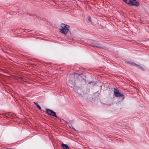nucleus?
<instances>
[{"label":"nucleus","instance_id":"10","mask_svg":"<svg viewBox=\"0 0 149 149\" xmlns=\"http://www.w3.org/2000/svg\"><path fill=\"white\" fill-rule=\"evenodd\" d=\"M34 103L37 106V107L40 109L41 110V107H40V106L39 105V104L37 103L36 102H34Z\"/></svg>","mask_w":149,"mask_h":149},{"label":"nucleus","instance_id":"1","mask_svg":"<svg viewBox=\"0 0 149 149\" xmlns=\"http://www.w3.org/2000/svg\"><path fill=\"white\" fill-rule=\"evenodd\" d=\"M69 26L64 24H62L60 28V31L62 33L66 34L69 31Z\"/></svg>","mask_w":149,"mask_h":149},{"label":"nucleus","instance_id":"13","mask_svg":"<svg viewBox=\"0 0 149 149\" xmlns=\"http://www.w3.org/2000/svg\"><path fill=\"white\" fill-rule=\"evenodd\" d=\"M70 128L73 129H74L75 130H76L71 125H70Z\"/></svg>","mask_w":149,"mask_h":149},{"label":"nucleus","instance_id":"3","mask_svg":"<svg viewBox=\"0 0 149 149\" xmlns=\"http://www.w3.org/2000/svg\"><path fill=\"white\" fill-rule=\"evenodd\" d=\"M130 5L131 6H139V2L136 0H131Z\"/></svg>","mask_w":149,"mask_h":149},{"label":"nucleus","instance_id":"11","mask_svg":"<svg viewBox=\"0 0 149 149\" xmlns=\"http://www.w3.org/2000/svg\"><path fill=\"white\" fill-rule=\"evenodd\" d=\"M135 66L139 68L142 69V68L141 66L140 65H137L136 64V65Z\"/></svg>","mask_w":149,"mask_h":149},{"label":"nucleus","instance_id":"12","mask_svg":"<svg viewBox=\"0 0 149 149\" xmlns=\"http://www.w3.org/2000/svg\"><path fill=\"white\" fill-rule=\"evenodd\" d=\"M131 64L132 65L135 66L136 64L132 62L131 63Z\"/></svg>","mask_w":149,"mask_h":149},{"label":"nucleus","instance_id":"2","mask_svg":"<svg viewBox=\"0 0 149 149\" xmlns=\"http://www.w3.org/2000/svg\"><path fill=\"white\" fill-rule=\"evenodd\" d=\"M46 111L47 112L49 115L53 116L55 117H56L57 116L56 115V113L54 111H52L50 109H46Z\"/></svg>","mask_w":149,"mask_h":149},{"label":"nucleus","instance_id":"7","mask_svg":"<svg viewBox=\"0 0 149 149\" xmlns=\"http://www.w3.org/2000/svg\"><path fill=\"white\" fill-rule=\"evenodd\" d=\"M74 80V79L73 80V81H72V80H71V79L69 80V82L73 86H74L75 85V82Z\"/></svg>","mask_w":149,"mask_h":149},{"label":"nucleus","instance_id":"9","mask_svg":"<svg viewBox=\"0 0 149 149\" xmlns=\"http://www.w3.org/2000/svg\"><path fill=\"white\" fill-rule=\"evenodd\" d=\"M114 96L117 97H121L123 96V94H114Z\"/></svg>","mask_w":149,"mask_h":149},{"label":"nucleus","instance_id":"15","mask_svg":"<svg viewBox=\"0 0 149 149\" xmlns=\"http://www.w3.org/2000/svg\"><path fill=\"white\" fill-rule=\"evenodd\" d=\"M74 76H73L72 77V76H71V77H72V78H74Z\"/></svg>","mask_w":149,"mask_h":149},{"label":"nucleus","instance_id":"6","mask_svg":"<svg viewBox=\"0 0 149 149\" xmlns=\"http://www.w3.org/2000/svg\"><path fill=\"white\" fill-rule=\"evenodd\" d=\"M113 90L114 91L113 93H121V92L118 89H116L115 88H113Z\"/></svg>","mask_w":149,"mask_h":149},{"label":"nucleus","instance_id":"5","mask_svg":"<svg viewBox=\"0 0 149 149\" xmlns=\"http://www.w3.org/2000/svg\"><path fill=\"white\" fill-rule=\"evenodd\" d=\"M61 145L63 149H69V147L67 145L63 143Z\"/></svg>","mask_w":149,"mask_h":149},{"label":"nucleus","instance_id":"8","mask_svg":"<svg viewBox=\"0 0 149 149\" xmlns=\"http://www.w3.org/2000/svg\"><path fill=\"white\" fill-rule=\"evenodd\" d=\"M123 1L127 4L130 5L131 2V0H123Z\"/></svg>","mask_w":149,"mask_h":149},{"label":"nucleus","instance_id":"4","mask_svg":"<svg viewBox=\"0 0 149 149\" xmlns=\"http://www.w3.org/2000/svg\"><path fill=\"white\" fill-rule=\"evenodd\" d=\"M92 46L96 47L97 48H100L101 47V45L97 43V41H94L92 44Z\"/></svg>","mask_w":149,"mask_h":149},{"label":"nucleus","instance_id":"14","mask_svg":"<svg viewBox=\"0 0 149 149\" xmlns=\"http://www.w3.org/2000/svg\"><path fill=\"white\" fill-rule=\"evenodd\" d=\"M88 20L89 21H91V18L90 17H88Z\"/></svg>","mask_w":149,"mask_h":149}]
</instances>
